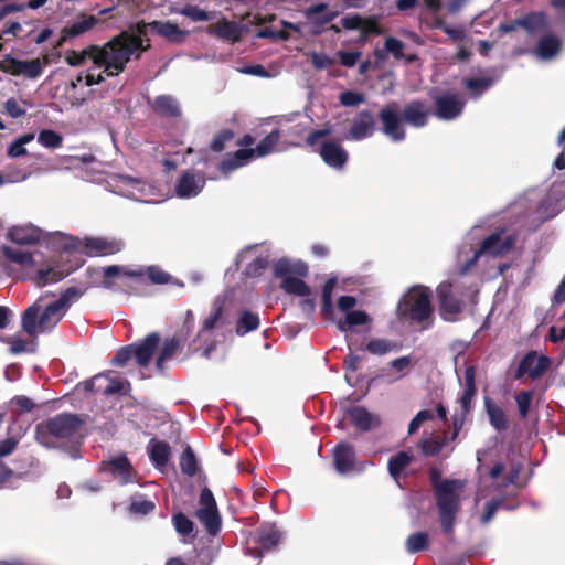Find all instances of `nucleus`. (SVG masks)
Listing matches in <instances>:
<instances>
[{"label":"nucleus","instance_id":"nucleus-1","mask_svg":"<svg viewBox=\"0 0 565 565\" xmlns=\"http://www.w3.org/2000/svg\"><path fill=\"white\" fill-rule=\"evenodd\" d=\"M139 49H142L139 36L121 33L103 47L90 45L82 51H68L65 61L71 66H79L86 61H92L94 68H102L107 77H111L124 72L126 64Z\"/></svg>","mask_w":565,"mask_h":565},{"label":"nucleus","instance_id":"nucleus-2","mask_svg":"<svg viewBox=\"0 0 565 565\" xmlns=\"http://www.w3.org/2000/svg\"><path fill=\"white\" fill-rule=\"evenodd\" d=\"M79 297L76 288H67L56 300L42 305L38 300L22 315V329L32 338L51 332L71 305Z\"/></svg>","mask_w":565,"mask_h":565},{"label":"nucleus","instance_id":"nucleus-3","mask_svg":"<svg viewBox=\"0 0 565 565\" xmlns=\"http://www.w3.org/2000/svg\"><path fill=\"white\" fill-rule=\"evenodd\" d=\"M480 230L481 225H475L471 228V231L467 234V239L470 241L469 249H467V246H463L458 252L457 263L460 266L461 275L467 274L470 270V268L476 264L479 257H498L504 255L509 253L515 244V233L511 230L502 228L486 237L482 241L479 249H473L472 245L473 242L479 238Z\"/></svg>","mask_w":565,"mask_h":565},{"label":"nucleus","instance_id":"nucleus-4","mask_svg":"<svg viewBox=\"0 0 565 565\" xmlns=\"http://www.w3.org/2000/svg\"><path fill=\"white\" fill-rule=\"evenodd\" d=\"M462 488L463 482L460 480H444L435 486L439 521L445 533L452 532Z\"/></svg>","mask_w":565,"mask_h":565},{"label":"nucleus","instance_id":"nucleus-5","mask_svg":"<svg viewBox=\"0 0 565 565\" xmlns=\"http://www.w3.org/2000/svg\"><path fill=\"white\" fill-rule=\"evenodd\" d=\"M62 245L66 250H77L92 257L114 255L124 248V242L116 238L66 235L62 237Z\"/></svg>","mask_w":565,"mask_h":565},{"label":"nucleus","instance_id":"nucleus-6","mask_svg":"<svg viewBox=\"0 0 565 565\" xmlns=\"http://www.w3.org/2000/svg\"><path fill=\"white\" fill-rule=\"evenodd\" d=\"M431 292L424 286L412 287L398 303L401 316L416 322H427L433 313Z\"/></svg>","mask_w":565,"mask_h":565},{"label":"nucleus","instance_id":"nucleus-7","mask_svg":"<svg viewBox=\"0 0 565 565\" xmlns=\"http://www.w3.org/2000/svg\"><path fill=\"white\" fill-rule=\"evenodd\" d=\"M329 129H320L310 132L307 137V143L316 148L319 152L323 162L332 169L341 170L345 166L349 159L348 151L342 147L340 141L324 139L320 143L319 141L330 135Z\"/></svg>","mask_w":565,"mask_h":565},{"label":"nucleus","instance_id":"nucleus-8","mask_svg":"<svg viewBox=\"0 0 565 565\" xmlns=\"http://www.w3.org/2000/svg\"><path fill=\"white\" fill-rule=\"evenodd\" d=\"M280 138V130L275 129L268 134L254 149H239L233 158L224 160L220 169L224 173H228L239 167L247 164L253 158L265 157L275 151Z\"/></svg>","mask_w":565,"mask_h":565},{"label":"nucleus","instance_id":"nucleus-9","mask_svg":"<svg viewBox=\"0 0 565 565\" xmlns=\"http://www.w3.org/2000/svg\"><path fill=\"white\" fill-rule=\"evenodd\" d=\"M225 299H215L210 315L204 319L195 341L200 342L198 349H202V355L209 358L215 349L214 329L222 322Z\"/></svg>","mask_w":565,"mask_h":565},{"label":"nucleus","instance_id":"nucleus-10","mask_svg":"<svg viewBox=\"0 0 565 565\" xmlns=\"http://www.w3.org/2000/svg\"><path fill=\"white\" fill-rule=\"evenodd\" d=\"M195 516L210 535L215 536L221 531L222 519L216 501L212 491L206 487L201 491Z\"/></svg>","mask_w":565,"mask_h":565},{"label":"nucleus","instance_id":"nucleus-11","mask_svg":"<svg viewBox=\"0 0 565 565\" xmlns=\"http://www.w3.org/2000/svg\"><path fill=\"white\" fill-rule=\"evenodd\" d=\"M108 183L119 195L139 202H150L147 198L152 194V186L140 179L118 174L114 175Z\"/></svg>","mask_w":565,"mask_h":565},{"label":"nucleus","instance_id":"nucleus-12","mask_svg":"<svg viewBox=\"0 0 565 565\" xmlns=\"http://www.w3.org/2000/svg\"><path fill=\"white\" fill-rule=\"evenodd\" d=\"M147 29H150L152 32L173 43L182 42L184 35L186 34L185 31L179 29L177 24L170 21L154 20L149 23L141 22L138 24V34H130L131 36H139L141 40L142 49H139L137 52H135L137 56H139L141 52L147 51V49L149 47V45H143V40L141 38V34H143L147 31Z\"/></svg>","mask_w":565,"mask_h":565},{"label":"nucleus","instance_id":"nucleus-13","mask_svg":"<svg viewBox=\"0 0 565 565\" xmlns=\"http://www.w3.org/2000/svg\"><path fill=\"white\" fill-rule=\"evenodd\" d=\"M379 118L382 124V132L392 141L397 142L405 139L403 118H401L399 106L396 102L383 107L379 113Z\"/></svg>","mask_w":565,"mask_h":565},{"label":"nucleus","instance_id":"nucleus-14","mask_svg":"<svg viewBox=\"0 0 565 565\" xmlns=\"http://www.w3.org/2000/svg\"><path fill=\"white\" fill-rule=\"evenodd\" d=\"M45 65L46 60H18L15 57L7 56L1 62L0 68L12 76H24L28 79H36L41 76Z\"/></svg>","mask_w":565,"mask_h":565},{"label":"nucleus","instance_id":"nucleus-15","mask_svg":"<svg viewBox=\"0 0 565 565\" xmlns=\"http://www.w3.org/2000/svg\"><path fill=\"white\" fill-rule=\"evenodd\" d=\"M333 462L339 475L360 473L365 467L372 466V462L364 461L358 467L354 447L347 443H341L334 448Z\"/></svg>","mask_w":565,"mask_h":565},{"label":"nucleus","instance_id":"nucleus-16","mask_svg":"<svg viewBox=\"0 0 565 565\" xmlns=\"http://www.w3.org/2000/svg\"><path fill=\"white\" fill-rule=\"evenodd\" d=\"M466 100L456 93H445L435 98V116L441 120H454L463 110Z\"/></svg>","mask_w":565,"mask_h":565},{"label":"nucleus","instance_id":"nucleus-17","mask_svg":"<svg viewBox=\"0 0 565 565\" xmlns=\"http://www.w3.org/2000/svg\"><path fill=\"white\" fill-rule=\"evenodd\" d=\"M440 316L446 321H455L457 315L462 309V301L452 292V286L448 282H441L437 287Z\"/></svg>","mask_w":565,"mask_h":565},{"label":"nucleus","instance_id":"nucleus-18","mask_svg":"<svg viewBox=\"0 0 565 565\" xmlns=\"http://www.w3.org/2000/svg\"><path fill=\"white\" fill-rule=\"evenodd\" d=\"M85 388L104 395L125 394L129 388V383L119 377L98 374L85 383Z\"/></svg>","mask_w":565,"mask_h":565},{"label":"nucleus","instance_id":"nucleus-19","mask_svg":"<svg viewBox=\"0 0 565 565\" xmlns=\"http://www.w3.org/2000/svg\"><path fill=\"white\" fill-rule=\"evenodd\" d=\"M375 117L369 110L360 111L351 121V126L345 134L347 140L360 141L373 136L375 131Z\"/></svg>","mask_w":565,"mask_h":565},{"label":"nucleus","instance_id":"nucleus-20","mask_svg":"<svg viewBox=\"0 0 565 565\" xmlns=\"http://www.w3.org/2000/svg\"><path fill=\"white\" fill-rule=\"evenodd\" d=\"M551 363L550 358L530 352L521 360L515 376L521 379L527 375L532 379H539L550 369Z\"/></svg>","mask_w":565,"mask_h":565},{"label":"nucleus","instance_id":"nucleus-21","mask_svg":"<svg viewBox=\"0 0 565 565\" xmlns=\"http://www.w3.org/2000/svg\"><path fill=\"white\" fill-rule=\"evenodd\" d=\"M7 237L18 245H36L44 238V232L32 223H23L11 226Z\"/></svg>","mask_w":565,"mask_h":565},{"label":"nucleus","instance_id":"nucleus-22","mask_svg":"<svg viewBox=\"0 0 565 565\" xmlns=\"http://www.w3.org/2000/svg\"><path fill=\"white\" fill-rule=\"evenodd\" d=\"M205 185V178L202 173L188 171L183 173L175 184V194L180 199L196 196Z\"/></svg>","mask_w":565,"mask_h":565},{"label":"nucleus","instance_id":"nucleus-23","mask_svg":"<svg viewBox=\"0 0 565 565\" xmlns=\"http://www.w3.org/2000/svg\"><path fill=\"white\" fill-rule=\"evenodd\" d=\"M342 28L345 30H359L361 32L356 42L364 43L369 35H377L381 29L373 19H363L360 15H345L341 19Z\"/></svg>","mask_w":565,"mask_h":565},{"label":"nucleus","instance_id":"nucleus-24","mask_svg":"<svg viewBox=\"0 0 565 565\" xmlns=\"http://www.w3.org/2000/svg\"><path fill=\"white\" fill-rule=\"evenodd\" d=\"M81 420L73 414H61L50 419L47 430L56 438H67L79 427Z\"/></svg>","mask_w":565,"mask_h":565},{"label":"nucleus","instance_id":"nucleus-25","mask_svg":"<svg viewBox=\"0 0 565 565\" xmlns=\"http://www.w3.org/2000/svg\"><path fill=\"white\" fill-rule=\"evenodd\" d=\"M70 273L71 269L60 268L56 259H49L35 270L33 281L36 286H45L62 280Z\"/></svg>","mask_w":565,"mask_h":565},{"label":"nucleus","instance_id":"nucleus-26","mask_svg":"<svg viewBox=\"0 0 565 565\" xmlns=\"http://www.w3.org/2000/svg\"><path fill=\"white\" fill-rule=\"evenodd\" d=\"M305 15L308 23L311 25L312 31L315 33H320L324 25L338 17V12L329 10L328 6L324 3H319L307 8Z\"/></svg>","mask_w":565,"mask_h":565},{"label":"nucleus","instance_id":"nucleus-27","mask_svg":"<svg viewBox=\"0 0 565 565\" xmlns=\"http://www.w3.org/2000/svg\"><path fill=\"white\" fill-rule=\"evenodd\" d=\"M546 25V17L542 12H532L521 19H516L510 23H502L499 26V31L501 33H508L516 30V28L522 26L527 32L533 33L542 30Z\"/></svg>","mask_w":565,"mask_h":565},{"label":"nucleus","instance_id":"nucleus-28","mask_svg":"<svg viewBox=\"0 0 565 565\" xmlns=\"http://www.w3.org/2000/svg\"><path fill=\"white\" fill-rule=\"evenodd\" d=\"M429 115L428 106L419 100L407 104L402 111L403 120L415 128L424 127L428 122Z\"/></svg>","mask_w":565,"mask_h":565},{"label":"nucleus","instance_id":"nucleus-29","mask_svg":"<svg viewBox=\"0 0 565 565\" xmlns=\"http://www.w3.org/2000/svg\"><path fill=\"white\" fill-rule=\"evenodd\" d=\"M160 342V335L157 332L148 334L141 342L134 343V359L140 366L149 364L154 351Z\"/></svg>","mask_w":565,"mask_h":565},{"label":"nucleus","instance_id":"nucleus-30","mask_svg":"<svg viewBox=\"0 0 565 565\" xmlns=\"http://www.w3.org/2000/svg\"><path fill=\"white\" fill-rule=\"evenodd\" d=\"M351 423L360 430H371L381 424L377 415L370 413L362 406H352L347 409Z\"/></svg>","mask_w":565,"mask_h":565},{"label":"nucleus","instance_id":"nucleus-31","mask_svg":"<svg viewBox=\"0 0 565 565\" xmlns=\"http://www.w3.org/2000/svg\"><path fill=\"white\" fill-rule=\"evenodd\" d=\"M281 533L274 524H264L253 535V540L263 550L269 551L274 548L280 541Z\"/></svg>","mask_w":565,"mask_h":565},{"label":"nucleus","instance_id":"nucleus-32","mask_svg":"<svg viewBox=\"0 0 565 565\" xmlns=\"http://www.w3.org/2000/svg\"><path fill=\"white\" fill-rule=\"evenodd\" d=\"M274 274L284 279L286 276H306L308 274V266L301 260H292L289 258H281L274 265Z\"/></svg>","mask_w":565,"mask_h":565},{"label":"nucleus","instance_id":"nucleus-33","mask_svg":"<svg viewBox=\"0 0 565 565\" xmlns=\"http://www.w3.org/2000/svg\"><path fill=\"white\" fill-rule=\"evenodd\" d=\"M119 483L126 484L132 481L131 466L126 456L111 459L105 467Z\"/></svg>","mask_w":565,"mask_h":565},{"label":"nucleus","instance_id":"nucleus-34","mask_svg":"<svg viewBox=\"0 0 565 565\" xmlns=\"http://www.w3.org/2000/svg\"><path fill=\"white\" fill-rule=\"evenodd\" d=\"M484 408L486 413L488 415L490 425L497 430V431H503L507 430L509 427V419L504 412V409L494 403L491 398L486 397L484 398Z\"/></svg>","mask_w":565,"mask_h":565},{"label":"nucleus","instance_id":"nucleus-35","mask_svg":"<svg viewBox=\"0 0 565 565\" xmlns=\"http://www.w3.org/2000/svg\"><path fill=\"white\" fill-rule=\"evenodd\" d=\"M519 472H520V466H513L510 469V471L505 473L504 465L501 462H495L492 466L489 475H490V478L493 481V483H495V486L498 488H500L503 486L505 487L509 484H513L519 477Z\"/></svg>","mask_w":565,"mask_h":565},{"label":"nucleus","instance_id":"nucleus-36","mask_svg":"<svg viewBox=\"0 0 565 565\" xmlns=\"http://www.w3.org/2000/svg\"><path fill=\"white\" fill-rule=\"evenodd\" d=\"M149 457L153 466L163 469L170 458L171 448L166 441L151 440L148 445Z\"/></svg>","mask_w":565,"mask_h":565},{"label":"nucleus","instance_id":"nucleus-37","mask_svg":"<svg viewBox=\"0 0 565 565\" xmlns=\"http://www.w3.org/2000/svg\"><path fill=\"white\" fill-rule=\"evenodd\" d=\"M562 47L561 40L554 35H545L537 42L535 54L541 60H551L555 57Z\"/></svg>","mask_w":565,"mask_h":565},{"label":"nucleus","instance_id":"nucleus-38","mask_svg":"<svg viewBox=\"0 0 565 565\" xmlns=\"http://www.w3.org/2000/svg\"><path fill=\"white\" fill-rule=\"evenodd\" d=\"M152 108L156 113L167 117H175L181 113L179 102L171 95H160L152 102Z\"/></svg>","mask_w":565,"mask_h":565},{"label":"nucleus","instance_id":"nucleus-39","mask_svg":"<svg viewBox=\"0 0 565 565\" xmlns=\"http://www.w3.org/2000/svg\"><path fill=\"white\" fill-rule=\"evenodd\" d=\"M120 276L142 277L143 273L142 270L129 269L125 266L111 265L104 268V281L102 286L106 289H110L113 287L111 280Z\"/></svg>","mask_w":565,"mask_h":565},{"label":"nucleus","instance_id":"nucleus-40","mask_svg":"<svg viewBox=\"0 0 565 565\" xmlns=\"http://www.w3.org/2000/svg\"><path fill=\"white\" fill-rule=\"evenodd\" d=\"M420 448L424 455L426 456H437L445 451V456H448L452 451V447L450 446V441L444 437L439 438H426L420 443Z\"/></svg>","mask_w":565,"mask_h":565},{"label":"nucleus","instance_id":"nucleus-41","mask_svg":"<svg viewBox=\"0 0 565 565\" xmlns=\"http://www.w3.org/2000/svg\"><path fill=\"white\" fill-rule=\"evenodd\" d=\"M2 255L10 262L23 266L31 267L33 266V254L26 250H22L17 247L3 245L1 247Z\"/></svg>","mask_w":565,"mask_h":565},{"label":"nucleus","instance_id":"nucleus-42","mask_svg":"<svg viewBox=\"0 0 565 565\" xmlns=\"http://www.w3.org/2000/svg\"><path fill=\"white\" fill-rule=\"evenodd\" d=\"M500 74L495 76H482L477 78H466L463 81L465 87L470 90L476 97L487 92L498 79Z\"/></svg>","mask_w":565,"mask_h":565},{"label":"nucleus","instance_id":"nucleus-43","mask_svg":"<svg viewBox=\"0 0 565 565\" xmlns=\"http://www.w3.org/2000/svg\"><path fill=\"white\" fill-rule=\"evenodd\" d=\"M280 286L287 294H292L300 297H309L311 295L310 287L302 279L296 276H286L281 280Z\"/></svg>","mask_w":565,"mask_h":565},{"label":"nucleus","instance_id":"nucleus-44","mask_svg":"<svg viewBox=\"0 0 565 565\" xmlns=\"http://www.w3.org/2000/svg\"><path fill=\"white\" fill-rule=\"evenodd\" d=\"M97 21L98 20L93 15L84 17L83 19L75 21L72 25L64 28L63 39H67L68 36H78L86 33L96 25Z\"/></svg>","mask_w":565,"mask_h":565},{"label":"nucleus","instance_id":"nucleus-45","mask_svg":"<svg viewBox=\"0 0 565 565\" xmlns=\"http://www.w3.org/2000/svg\"><path fill=\"white\" fill-rule=\"evenodd\" d=\"M259 317L258 315L250 311H243L236 323V333L238 335H244L250 331L256 330L259 327Z\"/></svg>","mask_w":565,"mask_h":565},{"label":"nucleus","instance_id":"nucleus-46","mask_svg":"<svg viewBox=\"0 0 565 565\" xmlns=\"http://www.w3.org/2000/svg\"><path fill=\"white\" fill-rule=\"evenodd\" d=\"M179 348L180 340L177 337L168 338L164 340L162 349L156 362L157 369L159 371H163L164 361L171 359Z\"/></svg>","mask_w":565,"mask_h":565},{"label":"nucleus","instance_id":"nucleus-47","mask_svg":"<svg viewBox=\"0 0 565 565\" xmlns=\"http://www.w3.org/2000/svg\"><path fill=\"white\" fill-rule=\"evenodd\" d=\"M370 321V317L362 310L349 311L345 315L344 321H339L338 328L341 331H347L355 326L366 324Z\"/></svg>","mask_w":565,"mask_h":565},{"label":"nucleus","instance_id":"nucleus-48","mask_svg":"<svg viewBox=\"0 0 565 565\" xmlns=\"http://www.w3.org/2000/svg\"><path fill=\"white\" fill-rule=\"evenodd\" d=\"M412 456L405 451L398 452L396 456H393L388 460V472L394 478L397 479L402 471L411 463Z\"/></svg>","mask_w":565,"mask_h":565},{"label":"nucleus","instance_id":"nucleus-49","mask_svg":"<svg viewBox=\"0 0 565 565\" xmlns=\"http://www.w3.org/2000/svg\"><path fill=\"white\" fill-rule=\"evenodd\" d=\"M214 33L222 39L235 42L241 36V31L235 22L222 21L214 26Z\"/></svg>","mask_w":565,"mask_h":565},{"label":"nucleus","instance_id":"nucleus-50","mask_svg":"<svg viewBox=\"0 0 565 565\" xmlns=\"http://www.w3.org/2000/svg\"><path fill=\"white\" fill-rule=\"evenodd\" d=\"M337 277H330L322 288V312L331 315L333 311L332 292L337 286Z\"/></svg>","mask_w":565,"mask_h":565},{"label":"nucleus","instance_id":"nucleus-51","mask_svg":"<svg viewBox=\"0 0 565 565\" xmlns=\"http://www.w3.org/2000/svg\"><path fill=\"white\" fill-rule=\"evenodd\" d=\"M396 349V344L386 339H373L366 344V350L374 355H384Z\"/></svg>","mask_w":565,"mask_h":565},{"label":"nucleus","instance_id":"nucleus-52","mask_svg":"<svg viewBox=\"0 0 565 565\" xmlns=\"http://www.w3.org/2000/svg\"><path fill=\"white\" fill-rule=\"evenodd\" d=\"M38 141L45 148L56 149L62 146L63 138L54 130L43 129L38 135Z\"/></svg>","mask_w":565,"mask_h":565},{"label":"nucleus","instance_id":"nucleus-53","mask_svg":"<svg viewBox=\"0 0 565 565\" xmlns=\"http://www.w3.org/2000/svg\"><path fill=\"white\" fill-rule=\"evenodd\" d=\"M137 270H142L143 275H147L148 279L152 284H168L172 281V277L161 269L158 266H147L145 268H138Z\"/></svg>","mask_w":565,"mask_h":565},{"label":"nucleus","instance_id":"nucleus-54","mask_svg":"<svg viewBox=\"0 0 565 565\" xmlns=\"http://www.w3.org/2000/svg\"><path fill=\"white\" fill-rule=\"evenodd\" d=\"M428 545V535L425 532H417L409 535L406 540V548L414 554L425 550Z\"/></svg>","mask_w":565,"mask_h":565},{"label":"nucleus","instance_id":"nucleus-55","mask_svg":"<svg viewBox=\"0 0 565 565\" xmlns=\"http://www.w3.org/2000/svg\"><path fill=\"white\" fill-rule=\"evenodd\" d=\"M154 503L142 497H136L130 503L129 511L136 515H147L154 510Z\"/></svg>","mask_w":565,"mask_h":565},{"label":"nucleus","instance_id":"nucleus-56","mask_svg":"<svg viewBox=\"0 0 565 565\" xmlns=\"http://www.w3.org/2000/svg\"><path fill=\"white\" fill-rule=\"evenodd\" d=\"M180 467L182 472L193 476L196 472V461L194 454L191 451L190 448H186L180 459Z\"/></svg>","mask_w":565,"mask_h":565},{"label":"nucleus","instance_id":"nucleus-57","mask_svg":"<svg viewBox=\"0 0 565 565\" xmlns=\"http://www.w3.org/2000/svg\"><path fill=\"white\" fill-rule=\"evenodd\" d=\"M6 342L10 344V352L12 354H21L24 352H33L34 348L30 347V344L20 337H8Z\"/></svg>","mask_w":565,"mask_h":565},{"label":"nucleus","instance_id":"nucleus-58","mask_svg":"<svg viewBox=\"0 0 565 565\" xmlns=\"http://www.w3.org/2000/svg\"><path fill=\"white\" fill-rule=\"evenodd\" d=\"M105 73H99L95 76L93 73L83 74L79 73L75 79L71 82V87L76 88L79 84L85 83L86 86L99 84L105 79Z\"/></svg>","mask_w":565,"mask_h":565},{"label":"nucleus","instance_id":"nucleus-59","mask_svg":"<svg viewBox=\"0 0 565 565\" xmlns=\"http://www.w3.org/2000/svg\"><path fill=\"white\" fill-rule=\"evenodd\" d=\"M173 525L175 531L181 535H188L193 531V522L183 513L173 515Z\"/></svg>","mask_w":565,"mask_h":565},{"label":"nucleus","instance_id":"nucleus-60","mask_svg":"<svg viewBox=\"0 0 565 565\" xmlns=\"http://www.w3.org/2000/svg\"><path fill=\"white\" fill-rule=\"evenodd\" d=\"M533 394L530 391H522L515 396L519 414L522 418L527 416Z\"/></svg>","mask_w":565,"mask_h":565},{"label":"nucleus","instance_id":"nucleus-61","mask_svg":"<svg viewBox=\"0 0 565 565\" xmlns=\"http://www.w3.org/2000/svg\"><path fill=\"white\" fill-rule=\"evenodd\" d=\"M434 418V412L430 409L419 411L408 425V434H414L425 422Z\"/></svg>","mask_w":565,"mask_h":565},{"label":"nucleus","instance_id":"nucleus-62","mask_svg":"<svg viewBox=\"0 0 565 565\" xmlns=\"http://www.w3.org/2000/svg\"><path fill=\"white\" fill-rule=\"evenodd\" d=\"M180 13L193 21H207L210 19L209 13L205 10L195 6H186L180 10Z\"/></svg>","mask_w":565,"mask_h":565},{"label":"nucleus","instance_id":"nucleus-63","mask_svg":"<svg viewBox=\"0 0 565 565\" xmlns=\"http://www.w3.org/2000/svg\"><path fill=\"white\" fill-rule=\"evenodd\" d=\"M134 358V345L129 344L117 351L113 358L111 363L116 366H124L126 363Z\"/></svg>","mask_w":565,"mask_h":565},{"label":"nucleus","instance_id":"nucleus-64","mask_svg":"<svg viewBox=\"0 0 565 565\" xmlns=\"http://www.w3.org/2000/svg\"><path fill=\"white\" fill-rule=\"evenodd\" d=\"M387 53L392 54L395 58L403 56L404 43L395 38L388 36L384 43Z\"/></svg>","mask_w":565,"mask_h":565}]
</instances>
